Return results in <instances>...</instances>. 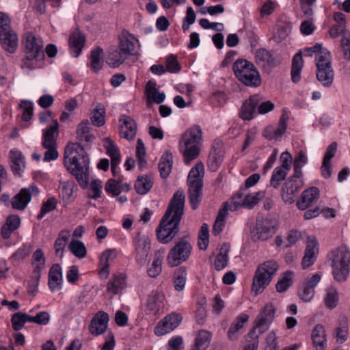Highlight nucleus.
<instances>
[{"instance_id": "f257e3e1", "label": "nucleus", "mask_w": 350, "mask_h": 350, "mask_svg": "<svg viewBox=\"0 0 350 350\" xmlns=\"http://www.w3.org/2000/svg\"><path fill=\"white\" fill-rule=\"evenodd\" d=\"M64 165L76 178L82 188L88 185L89 158L83 146L76 143L68 144L64 150Z\"/></svg>"}, {"instance_id": "f03ea898", "label": "nucleus", "mask_w": 350, "mask_h": 350, "mask_svg": "<svg viewBox=\"0 0 350 350\" xmlns=\"http://www.w3.org/2000/svg\"><path fill=\"white\" fill-rule=\"evenodd\" d=\"M245 191V189H240L231 198L230 203L226 202L223 204L213 227L212 233L215 236L222 231L228 211H235L241 207L252 209L265 198L264 191L246 193Z\"/></svg>"}, {"instance_id": "7ed1b4c3", "label": "nucleus", "mask_w": 350, "mask_h": 350, "mask_svg": "<svg viewBox=\"0 0 350 350\" xmlns=\"http://www.w3.org/2000/svg\"><path fill=\"white\" fill-rule=\"evenodd\" d=\"M24 57L21 67L29 70L40 68L45 55L43 51V42L31 32H27L23 38Z\"/></svg>"}, {"instance_id": "20e7f679", "label": "nucleus", "mask_w": 350, "mask_h": 350, "mask_svg": "<svg viewBox=\"0 0 350 350\" xmlns=\"http://www.w3.org/2000/svg\"><path fill=\"white\" fill-rule=\"evenodd\" d=\"M317 78L325 87L332 85L334 80V70L332 68V57L330 52L325 49H322L321 44H316L312 47L306 48V55L312 56L314 53H317Z\"/></svg>"}, {"instance_id": "39448f33", "label": "nucleus", "mask_w": 350, "mask_h": 350, "mask_svg": "<svg viewBox=\"0 0 350 350\" xmlns=\"http://www.w3.org/2000/svg\"><path fill=\"white\" fill-rule=\"evenodd\" d=\"M204 174V165L199 162L191 168L188 175L189 199L193 210L198 207L202 199Z\"/></svg>"}, {"instance_id": "423d86ee", "label": "nucleus", "mask_w": 350, "mask_h": 350, "mask_svg": "<svg viewBox=\"0 0 350 350\" xmlns=\"http://www.w3.org/2000/svg\"><path fill=\"white\" fill-rule=\"evenodd\" d=\"M279 265L275 260H270L259 265L253 278L252 291L255 295L262 293L275 275Z\"/></svg>"}, {"instance_id": "0eeeda50", "label": "nucleus", "mask_w": 350, "mask_h": 350, "mask_svg": "<svg viewBox=\"0 0 350 350\" xmlns=\"http://www.w3.org/2000/svg\"><path fill=\"white\" fill-rule=\"evenodd\" d=\"M185 199V196L183 190H178L175 192L161 220L165 221L163 227L171 230L176 224L177 228H179L184 212Z\"/></svg>"}, {"instance_id": "6e6552de", "label": "nucleus", "mask_w": 350, "mask_h": 350, "mask_svg": "<svg viewBox=\"0 0 350 350\" xmlns=\"http://www.w3.org/2000/svg\"><path fill=\"white\" fill-rule=\"evenodd\" d=\"M236 77L247 86L258 87L261 79L258 71L252 62L245 59H237L232 66Z\"/></svg>"}, {"instance_id": "1a4fd4ad", "label": "nucleus", "mask_w": 350, "mask_h": 350, "mask_svg": "<svg viewBox=\"0 0 350 350\" xmlns=\"http://www.w3.org/2000/svg\"><path fill=\"white\" fill-rule=\"evenodd\" d=\"M131 35L128 31H122L119 36V49L111 46L108 51L107 63L113 68L118 67L131 54Z\"/></svg>"}, {"instance_id": "9d476101", "label": "nucleus", "mask_w": 350, "mask_h": 350, "mask_svg": "<svg viewBox=\"0 0 350 350\" xmlns=\"http://www.w3.org/2000/svg\"><path fill=\"white\" fill-rule=\"evenodd\" d=\"M334 258L332 262V274L338 282L347 280L350 271V251L346 245L333 251Z\"/></svg>"}, {"instance_id": "9b49d317", "label": "nucleus", "mask_w": 350, "mask_h": 350, "mask_svg": "<svg viewBox=\"0 0 350 350\" xmlns=\"http://www.w3.org/2000/svg\"><path fill=\"white\" fill-rule=\"evenodd\" d=\"M8 16L0 12V44L5 51L13 53L18 47V37L12 30Z\"/></svg>"}, {"instance_id": "f8f14e48", "label": "nucleus", "mask_w": 350, "mask_h": 350, "mask_svg": "<svg viewBox=\"0 0 350 350\" xmlns=\"http://www.w3.org/2000/svg\"><path fill=\"white\" fill-rule=\"evenodd\" d=\"M275 232V222L269 218H257L256 226L251 230L253 241H266Z\"/></svg>"}, {"instance_id": "ddd939ff", "label": "nucleus", "mask_w": 350, "mask_h": 350, "mask_svg": "<svg viewBox=\"0 0 350 350\" xmlns=\"http://www.w3.org/2000/svg\"><path fill=\"white\" fill-rule=\"evenodd\" d=\"M190 243L182 240L179 241L170 252L167 256L168 264L171 267H176L186 261L191 253Z\"/></svg>"}, {"instance_id": "4468645a", "label": "nucleus", "mask_w": 350, "mask_h": 350, "mask_svg": "<svg viewBox=\"0 0 350 350\" xmlns=\"http://www.w3.org/2000/svg\"><path fill=\"white\" fill-rule=\"evenodd\" d=\"M275 308L272 304H267L258 314L254 322V328L260 334H262L268 330L269 325L275 317Z\"/></svg>"}, {"instance_id": "2eb2a0df", "label": "nucleus", "mask_w": 350, "mask_h": 350, "mask_svg": "<svg viewBox=\"0 0 350 350\" xmlns=\"http://www.w3.org/2000/svg\"><path fill=\"white\" fill-rule=\"evenodd\" d=\"M150 250V241L148 236L137 234L133 252L135 260L139 266L145 265Z\"/></svg>"}, {"instance_id": "dca6fc26", "label": "nucleus", "mask_w": 350, "mask_h": 350, "mask_svg": "<svg viewBox=\"0 0 350 350\" xmlns=\"http://www.w3.org/2000/svg\"><path fill=\"white\" fill-rule=\"evenodd\" d=\"M39 193L38 188L31 185L28 188L21 189L11 202L12 206L14 209L23 211L30 202L32 196H36Z\"/></svg>"}, {"instance_id": "f3484780", "label": "nucleus", "mask_w": 350, "mask_h": 350, "mask_svg": "<svg viewBox=\"0 0 350 350\" xmlns=\"http://www.w3.org/2000/svg\"><path fill=\"white\" fill-rule=\"evenodd\" d=\"M109 316L104 311L96 313L90 321L89 331L93 336H97L105 333L108 327Z\"/></svg>"}, {"instance_id": "a211bd4d", "label": "nucleus", "mask_w": 350, "mask_h": 350, "mask_svg": "<svg viewBox=\"0 0 350 350\" xmlns=\"http://www.w3.org/2000/svg\"><path fill=\"white\" fill-rule=\"evenodd\" d=\"M320 196L319 189L316 187H312L304 191L297 201V207L301 211L309 208L313 202H316Z\"/></svg>"}, {"instance_id": "6ab92c4d", "label": "nucleus", "mask_w": 350, "mask_h": 350, "mask_svg": "<svg viewBox=\"0 0 350 350\" xmlns=\"http://www.w3.org/2000/svg\"><path fill=\"white\" fill-rule=\"evenodd\" d=\"M59 135V123L57 120L44 131L42 145L43 148L57 146V138Z\"/></svg>"}, {"instance_id": "aec40b11", "label": "nucleus", "mask_w": 350, "mask_h": 350, "mask_svg": "<svg viewBox=\"0 0 350 350\" xmlns=\"http://www.w3.org/2000/svg\"><path fill=\"white\" fill-rule=\"evenodd\" d=\"M156 86V82L152 81H149L146 85V104L149 107H151L152 103L161 104L165 98V94L163 92H159Z\"/></svg>"}, {"instance_id": "412c9836", "label": "nucleus", "mask_w": 350, "mask_h": 350, "mask_svg": "<svg viewBox=\"0 0 350 350\" xmlns=\"http://www.w3.org/2000/svg\"><path fill=\"white\" fill-rule=\"evenodd\" d=\"M103 142L106 152L111 158V172L115 175L116 167L120 162V154L118 148L110 137H105Z\"/></svg>"}, {"instance_id": "4be33fe9", "label": "nucleus", "mask_w": 350, "mask_h": 350, "mask_svg": "<svg viewBox=\"0 0 350 350\" xmlns=\"http://www.w3.org/2000/svg\"><path fill=\"white\" fill-rule=\"evenodd\" d=\"M259 103L258 95H252L247 100H246L240 111V118L244 120H250L254 118L256 113V109Z\"/></svg>"}, {"instance_id": "5701e85b", "label": "nucleus", "mask_w": 350, "mask_h": 350, "mask_svg": "<svg viewBox=\"0 0 350 350\" xmlns=\"http://www.w3.org/2000/svg\"><path fill=\"white\" fill-rule=\"evenodd\" d=\"M85 36L79 29L72 32L68 40V44L70 52L75 57H78L82 51L85 45Z\"/></svg>"}, {"instance_id": "b1692460", "label": "nucleus", "mask_w": 350, "mask_h": 350, "mask_svg": "<svg viewBox=\"0 0 350 350\" xmlns=\"http://www.w3.org/2000/svg\"><path fill=\"white\" fill-rule=\"evenodd\" d=\"M318 252L317 241L314 238H309L307 242L304 256L301 262V267L304 269L309 267L316 260V254Z\"/></svg>"}, {"instance_id": "393cba45", "label": "nucleus", "mask_w": 350, "mask_h": 350, "mask_svg": "<svg viewBox=\"0 0 350 350\" xmlns=\"http://www.w3.org/2000/svg\"><path fill=\"white\" fill-rule=\"evenodd\" d=\"M202 139V130L200 126L194 125L182 136V144L184 146H199Z\"/></svg>"}, {"instance_id": "a878e982", "label": "nucleus", "mask_w": 350, "mask_h": 350, "mask_svg": "<svg viewBox=\"0 0 350 350\" xmlns=\"http://www.w3.org/2000/svg\"><path fill=\"white\" fill-rule=\"evenodd\" d=\"M164 221H161L159 226L156 230L157 239L159 242L166 244L172 241L176 234L179 231V228H177L175 224L174 228L170 229L163 227Z\"/></svg>"}, {"instance_id": "bb28decb", "label": "nucleus", "mask_w": 350, "mask_h": 350, "mask_svg": "<svg viewBox=\"0 0 350 350\" xmlns=\"http://www.w3.org/2000/svg\"><path fill=\"white\" fill-rule=\"evenodd\" d=\"M311 338L316 350H325L326 346L325 329L321 324H317L312 331Z\"/></svg>"}, {"instance_id": "cd10ccee", "label": "nucleus", "mask_w": 350, "mask_h": 350, "mask_svg": "<svg viewBox=\"0 0 350 350\" xmlns=\"http://www.w3.org/2000/svg\"><path fill=\"white\" fill-rule=\"evenodd\" d=\"M126 276L123 273L113 275L109 280L107 292L112 295L120 293L126 286Z\"/></svg>"}, {"instance_id": "c85d7f7f", "label": "nucleus", "mask_w": 350, "mask_h": 350, "mask_svg": "<svg viewBox=\"0 0 350 350\" xmlns=\"http://www.w3.org/2000/svg\"><path fill=\"white\" fill-rule=\"evenodd\" d=\"M164 296L163 294L153 291L148 296L146 303V308L153 314H157L164 306Z\"/></svg>"}, {"instance_id": "c756f323", "label": "nucleus", "mask_w": 350, "mask_h": 350, "mask_svg": "<svg viewBox=\"0 0 350 350\" xmlns=\"http://www.w3.org/2000/svg\"><path fill=\"white\" fill-rule=\"evenodd\" d=\"M172 154L169 151H165L162 154L158 165L160 176L163 179H166L169 176L172 171Z\"/></svg>"}, {"instance_id": "7c9ffc66", "label": "nucleus", "mask_w": 350, "mask_h": 350, "mask_svg": "<svg viewBox=\"0 0 350 350\" xmlns=\"http://www.w3.org/2000/svg\"><path fill=\"white\" fill-rule=\"evenodd\" d=\"M62 282V271L59 264H54L49 273V286L51 291L60 288Z\"/></svg>"}, {"instance_id": "2f4dec72", "label": "nucleus", "mask_w": 350, "mask_h": 350, "mask_svg": "<svg viewBox=\"0 0 350 350\" xmlns=\"http://www.w3.org/2000/svg\"><path fill=\"white\" fill-rule=\"evenodd\" d=\"M117 254L114 249H109L104 251L100 257V265L102 268L100 270V275L107 278L109 275V260L116 258Z\"/></svg>"}, {"instance_id": "473e14b6", "label": "nucleus", "mask_w": 350, "mask_h": 350, "mask_svg": "<svg viewBox=\"0 0 350 350\" xmlns=\"http://www.w3.org/2000/svg\"><path fill=\"white\" fill-rule=\"evenodd\" d=\"M10 162L12 171L15 174H21L25 168L24 157L21 152L18 150H11L10 152Z\"/></svg>"}, {"instance_id": "72a5a7b5", "label": "nucleus", "mask_w": 350, "mask_h": 350, "mask_svg": "<svg viewBox=\"0 0 350 350\" xmlns=\"http://www.w3.org/2000/svg\"><path fill=\"white\" fill-rule=\"evenodd\" d=\"M153 185V180L150 175L139 176L135 182V189L140 195L148 193Z\"/></svg>"}, {"instance_id": "f704fd0d", "label": "nucleus", "mask_w": 350, "mask_h": 350, "mask_svg": "<svg viewBox=\"0 0 350 350\" xmlns=\"http://www.w3.org/2000/svg\"><path fill=\"white\" fill-rule=\"evenodd\" d=\"M256 62L264 66L267 63L269 66H275L278 64L276 59L265 49H260L256 51L255 55Z\"/></svg>"}, {"instance_id": "c9c22d12", "label": "nucleus", "mask_w": 350, "mask_h": 350, "mask_svg": "<svg viewBox=\"0 0 350 350\" xmlns=\"http://www.w3.org/2000/svg\"><path fill=\"white\" fill-rule=\"evenodd\" d=\"M303 58L301 53H297L293 58L291 67V79L297 83L301 79V72L303 68Z\"/></svg>"}, {"instance_id": "e433bc0d", "label": "nucleus", "mask_w": 350, "mask_h": 350, "mask_svg": "<svg viewBox=\"0 0 350 350\" xmlns=\"http://www.w3.org/2000/svg\"><path fill=\"white\" fill-rule=\"evenodd\" d=\"M248 319L249 316L246 314H241L237 317L228 331V336L230 340L237 338V332L243 327L244 323H246Z\"/></svg>"}, {"instance_id": "4c0bfd02", "label": "nucleus", "mask_w": 350, "mask_h": 350, "mask_svg": "<svg viewBox=\"0 0 350 350\" xmlns=\"http://www.w3.org/2000/svg\"><path fill=\"white\" fill-rule=\"evenodd\" d=\"M70 237V232L67 230H62L58 234L57 239L55 241L54 247L55 254L63 257V253L66 243Z\"/></svg>"}, {"instance_id": "58836bf2", "label": "nucleus", "mask_w": 350, "mask_h": 350, "mask_svg": "<svg viewBox=\"0 0 350 350\" xmlns=\"http://www.w3.org/2000/svg\"><path fill=\"white\" fill-rule=\"evenodd\" d=\"M163 258L162 254L159 251L154 253V260L147 269L149 277L155 278L161 273Z\"/></svg>"}, {"instance_id": "ea45409f", "label": "nucleus", "mask_w": 350, "mask_h": 350, "mask_svg": "<svg viewBox=\"0 0 350 350\" xmlns=\"http://www.w3.org/2000/svg\"><path fill=\"white\" fill-rule=\"evenodd\" d=\"M77 139L80 141L92 142L94 139V136L90 133V127L88 120L81 122L77 128Z\"/></svg>"}, {"instance_id": "a19ab883", "label": "nucleus", "mask_w": 350, "mask_h": 350, "mask_svg": "<svg viewBox=\"0 0 350 350\" xmlns=\"http://www.w3.org/2000/svg\"><path fill=\"white\" fill-rule=\"evenodd\" d=\"M294 273L291 271H286L282 273L281 278L275 284L276 291L278 293H284L293 284Z\"/></svg>"}, {"instance_id": "79ce46f5", "label": "nucleus", "mask_w": 350, "mask_h": 350, "mask_svg": "<svg viewBox=\"0 0 350 350\" xmlns=\"http://www.w3.org/2000/svg\"><path fill=\"white\" fill-rule=\"evenodd\" d=\"M228 251L229 247L226 244H224L221 247L219 252L215 260L214 265L216 270L221 271L227 266L228 261Z\"/></svg>"}, {"instance_id": "37998d69", "label": "nucleus", "mask_w": 350, "mask_h": 350, "mask_svg": "<svg viewBox=\"0 0 350 350\" xmlns=\"http://www.w3.org/2000/svg\"><path fill=\"white\" fill-rule=\"evenodd\" d=\"M180 150L184 156L185 162L187 164L196 159L200 154L199 146L192 145L189 146H184L182 142H180Z\"/></svg>"}, {"instance_id": "c03bdc74", "label": "nucleus", "mask_w": 350, "mask_h": 350, "mask_svg": "<svg viewBox=\"0 0 350 350\" xmlns=\"http://www.w3.org/2000/svg\"><path fill=\"white\" fill-rule=\"evenodd\" d=\"M321 213H322L325 217H334L335 216V210L330 208L325 209H321L319 206H316L312 209H308L304 213V218L306 220L311 219L317 217Z\"/></svg>"}, {"instance_id": "a18cd8bd", "label": "nucleus", "mask_w": 350, "mask_h": 350, "mask_svg": "<svg viewBox=\"0 0 350 350\" xmlns=\"http://www.w3.org/2000/svg\"><path fill=\"white\" fill-rule=\"evenodd\" d=\"M131 131V118L129 116L122 115L119 119V133L122 138L130 140L129 132Z\"/></svg>"}, {"instance_id": "49530a36", "label": "nucleus", "mask_w": 350, "mask_h": 350, "mask_svg": "<svg viewBox=\"0 0 350 350\" xmlns=\"http://www.w3.org/2000/svg\"><path fill=\"white\" fill-rule=\"evenodd\" d=\"M103 53V50L100 46H97L95 49L92 51L90 54V66L92 70L97 72L101 70L103 67V62L101 61V55Z\"/></svg>"}, {"instance_id": "de8ad7c7", "label": "nucleus", "mask_w": 350, "mask_h": 350, "mask_svg": "<svg viewBox=\"0 0 350 350\" xmlns=\"http://www.w3.org/2000/svg\"><path fill=\"white\" fill-rule=\"evenodd\" d=\"M304 183L302 179H296L288 178L285 182L284 187H282V191L287 192V196L293 195L303 187Z\"/></svg>"}, {"instance_id": "09e8293b", "label": "nucleus", "mask_w": 350, "mask_h": 350, "mask_svg": "<svg viewBox=\"0 0 350 350\" xmlns=\"http://www.w3.org/2000/svg\"><path fill=\"white\" fill-rule=\"evenodd\" d=\"M11 322L14 330L19 331L24 327L26 322H30V315L18 312L12 315Z\"/></svg>"}, {"instance_id": "8fccbe9b", "label": "nucleus", "mask_w": 350, "mask_h": 350, "mask_svg": "<svg viewBox=\"0 0 350 350\" xmlns=\"http://www.w3.org/2000/svg\"><path fill=\"white\" fill-rule=\"evenodd\" d=\"M69 250L79 258H84L87 254L86 247L83 242L72 239L68 245Z\"/></svg>"}, {"instance_id": "3c124183", "label": "nucleus", "mask_w": 350, "mask_h": 350, "mask_svg": "<svg viewBox=\"0 0 350 350\" xmlns=\"http://www.w3.org/2000/svg\"><path fill=\"white\" fill-rule=\"evenodd\" d=\"M105 109L100 105H98L92 112L90 120L92 124L98 127L102 126L105 123Z\"/></svg>"}, {"instance_id": "603ef678", "label": "nucleus", "mask_w": 350, "mask_h": 350, "mask_svg": "<svg viewBox=\"0 0 350 350\" xmlns=\"http://www.w3.org/2000/svg\"><path fill=\"white\" fill-rule=\"evenodd\" d=\"M258 334L254 329H252L245 336V345L243 346V350H257L258 347Z\"/></svg>"}, {"instance_id": "864d4df0", "label": "nucleus", "mask_w": 350, "mask_h": 350, "mask_svg": "<svg viewBox=\"0 0 350 350\" xmlns=\"http://www.w3.org/2000/svg\"><path fill=\"white\" fill-rule=\"evenodd\" d=\"M288 172L286 169H282L279 167L275 168L270 180L271 186L274 188H278L280 183L285 179Z\"/></svg>"}, {"instance_id": "5fc2aeb1", "label": "nucleus", "mask_w": 350, "mask_h": 350, "mask_svg": "<svg viewBox=\"0 0 350 350\" xmlns=\"http://www.w3.org/2000/svg\"><path fill=\"white\" fill-rule=\"evenodd\" d=\"M146 155V149L145 145L141 139H138L137 141L136 146V157L138 159L139 165L140 168H143L146 167L147 165Z\"/></svg>"}, {"instance_id": "6e6d98bb", "label": "nucleus", "mask_w": 350, "mask_h": 350, "mask_svg": "<svg viewBox=\"0 0 350 350\" xmlns=\"http://www.w3.org/2000/svg\"><path fill=\"white\" fill-rule=\"evenodd\" d=\"M57 201L55 198L51 197L46 201L44 202L40 209V213L38 215V219H42L46 213L55 210L57 206Z\"/></svg>"}, {"instance_id": "4d7b16f0", "label": "nucleus", "mask_w": 350, "mask_h": 350, "mask_svg": "<svg viewBox=\"0 0 350 350\" xmlns=\"http://www.w3.org/2000/svg\"><path fill=\"white\" fill-rule=\"evenodd\" d=\"M338 301V295L337 291L334 288H328L325 297V306L328 308L333 309L337 306Z\"/></svg>"}, {"instance_id": "13d9d810", "label": "nucleus", "mask_w": 350, "mask_h": 350, "mask_svg": "<svg viewBox=\"0 0 350 350\" xmlns=\"http://www.w3.org/2000/svg\"><path fill=\"white\" fill-rule=\"evenodd\" d=\"M199 248L202 250H205L208 245V227L206 224H203L199 232Z\"/></svg>"}, {"instance_id": "bf43d9fd", "label": "nucleus", "mask_w": 350, "mask_h": 350, "mask_svg": "<svg viewBox=\"0 0 350 350\" xmlns=\"http://www.w3.org/2000/svg\"><path fill=\"white\" fill-rule=\"evenodd\" d=\"M341 48L343 52L344 58L350 61V32L346 31L343 33L341 40Z\"/></svg>"}, {"instance_id": "052dcab7", "label": "nucleus", "mask_w": 350, "mask_h": 350, "mask_svg": "<svg viewBox=\"0 0 350 350\" xmlns=\"http://www.w3.org/2000/svg\"><path fill=\"white\" fill-rule=\"evenodd\" d=\"M178 272L179 275L175 277L174 284L175 289L178 291H180L185 287L187 273L185 269L183 267H180Z\"/></svg>"}, {"instance_id": "680f3d73", "label": "nucleus", "mask_w": 350, "mask_h": 350, "mask_svg": "<svg viewBox=\"0 0 350 350\" xmlns=\"http://www.w3.org/2000/svg\"><path fill=\"white\" fill-rule=\"evenodd\" d=\"M210 338L211 332L206 330H201L198 332L195 343L205 349L208 345Z\"/></svg>"}, {"instance_id": "e2e57ef3", "label": "nucleus", "mask_w": 350, "mask_h": 350, "mask_svg": "<svg viewBox=\"0 0 350 350\" xmlns=\"http://www.w3.org/2000/svg\"><path fill=\"white\" fill-rule=\"evenodd\" d=\"M174 330L172 326H170L169 322L165 318L162 319L154 327V333L157 336H163Z\"/></svg>"}, {"instance_id": "0e129e2a", "label": "nucleus", "mask_w": 350, "mask_h": 350, "mask_svg": "<svg viewBox=\"0 0 350 350\" xmlns=\"http://www.w3.org/2000/svg\"><path fill=\"white\" fill-rule=\"evenodd\" d=\"M165 66L167 70L170 72L177 73L181 69V66L178 62L176 57L174 55H170L167 57Z\"/></svg>"}, {"instance_id": "69168bd1", "label": "nucleus", "mask_w": 350, "mask_h": 350, "mask_svg": "<svg viewBox=\"0 0 350 350\" xmlns=\"http://www.w3.org/2000/svg\"><path fill=\"white\" fill-rule=\"evenodd\" d=\"M287 120L288 117L285 111H284L279 120L278 127L275 129V139L281 137L282 135L286 132L287 128Z\"/></svg>"}, {"instance_id": "338daca9", "label": "nucleus", "mask_w": 350, "mask_h": 350, "mask_svg": "<svg viewBox=\"0 0 350 350\" xmlns=\"http://www.w3.org/2000/svg\"><path fill=\"white\" fill-rule=\"evenodd\" d=\"M20 107L23 109L22 114V119L24 121H28L31 118L33 115V105L32 103L27 100H22L20 103Z\"/></svg>"}, {"instance_id": "774afa93", "label": "nucleus", "mask_w": 350, "mask_h": 350, "mask_svg": "<svg viewBox=\"0 0 350 350\" xmlns=\"http://www.w3.org/2000/svg\"><path fill=\"white\" fill-rule=\"evenodd\" d=\"M222 162L221 157L218 156L216 153H211L208 156L207 163L210 170L215 172Z\"/></svg>"}]
</instances>
